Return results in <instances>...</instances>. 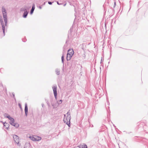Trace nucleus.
<instances>
[{
	"instance_id": "obj_1",
	"label": "nucleus",
	"mask_w": 148,
	"mask_h": 148,
	"mask_svg": "<svg viewBox=\"0 0 148 148\" xmlns=\"http://www.w3.org/2000/svg\"><path fill=\"white\" fill-rule=\"evenodd\" d=\"M74 53V52L72 49H69L68 50L66 57L67 60H70L71 59Z\"/></svg>"
},
{
	"instance_id": "obj_2",
	"label": "nucleus",
	"mask_w": 148,
	"mask_h": 148,
	"mask_svg": "<svg viewBox=\"0 0 148 148\" xmlns=\"http://www.w3.org/2000/svg\"><path fill=\"white\" fill-rule=\"evenodd\" d=\"M67 117L66 115H65V116L64 119V121L65 123H66V124L69 126V125L70 124V121L71 119V116L70 114H68V113H67Z\"/></svg>"
},
{
	"instance_id": "obj_3",
	"label": "nucleus",
	"mask_w": 148,
	"mask_h": 148,
	"mask_svg": "<svg viewBox=\"0 0 148 148\" xmlns=\"http://www.w3.org/2000/svg\"><path fill=\"white\" fill-rule=\"evenodd\" d=\"M2 11L3 15V17L4 18L5 25L6 26L7 25V20L6 16V11L5 9L4 8H3L2 9Z\"/></svg>"
},
{
	"instance_id": "obj_4",
	"label": "nucleus",
	"mask_w": 148,
	"mask_h": 148,
	"mask_svg": "<svg viewBox=\"0 0 148 148\" xmlns=\"http://www.w3.org/2000/svg\"><path fill=\"white\" fill-rule=\"evenodd\" d=\"M29 138L32 140L38 141L41 139V138L37 136H30Z\"/></svg>"
},
{
	"instance_id": "obj_5",
	"label": "nucleus",
	"mask_w": 148,
	"mask_h": 148,
	"mask_svg": "<svg viewBox=\"0 0 148 148\" xmlns=\"http://www.w3.org/2000/svg\"><path fill=\"white\" fill-rule=\"evenodd\" d=\"M10 123L12 125H13L15 127H18L19 125L17 123H15L14 121V119L12 118H10Z\"/></svg>"
},
{
	"instance_id": "obj_6",
	"label": "nucleus",
	"mask_w": 148,
	"mask_h": 148,
	"mask_svg": "<svg viewBox=\"0 0 148 148\" xmlns=\"http://www.w3.org/2000/svg\"><path fill=\"white\" fill-rule=\"evenodd\" d=\"M13 138L15 142L18 144H19V139L17 136L16 135H13Z\"/></svg>"
},
{
	"instance_id": "obj_7",
	"label": "nucleus",
	"mask_w": 148,
	"mask_h": 148,
	"mask_svg": "<svg viewBox=\"0 0 148 148\" xmlns=\"http://www.w3.org/2000/svg\"><path fill=\"white\" fill-rule=\"evenodd\" d=\"M53 91L55 97L56 98L57 97V86H54L53 87Z\"/></svg>"
},
{
	"instance_id": "obj_8",
	"label": "nucleus",
	"mask_w": 148,
	"mask_h": 148,
	"mask_svg": "<svg viewBox=\"0 0 148 148\" xmlns=\"http://www.w3.org/2000/svg\"><path fill=\"white\" fill-rule=\"evenodd\" d=\"M0 21H1V24L2 25L3 32V33H4L5 32V26L4 25L3 22V20L1 19V18H0Z\"/></svg>"
},
{
	"instance_id": "obj_9",
	"label": "nucleus",
	"mask_w": 148,
	"mask_h": 148,
	"mask_svg": "<svg viewBox=\"0 0 148 148\" xmlns=\"http://www.w3.org/2000/svg\"><path fill=\"white\" fill-rule=\"evenodd\" d=\"M28 12L27 11V10H25L24 11V12L23 15V17L24 18H26L27 16V14H28Z\"/></svg>"
},
{
	"instance_id": "obj_10",
	"label": "nucleus",
	"mask_w": 148,
	"mask_h": 148,
	"mask_svg": "<svg viewBox=\"0 0 148 148\" xmlns=\"http://www.w3.org/2000/svg\"><path fill=\"white\" fill-rule=\"evenodd\" d=\"M25 114L26 116L27 115V114L28 112V107L27 104L25 105Z\"/></svg>"
},
{
	"instance_id": "obj_11",
	"label": "nucleus",
	"mask_w": 148,
	"mask_h": 148,
	"mask_svg": "<svg viewBox=\"0 0 148 148\" xmlns=\"http://www.w3.org/2000/svg\"><path fill=\"white\" fill-rule=\"evenodd\" d=\"M87 146L85 144H82L79 145L80 148H87Z\"/></svg>"
},
{
	"instance_id": "obj_12",
	"label": "nucleus",
	"mask_w": 148,
	"mask_h": 148,
	"mask_svg": "<svg viewBox=\"0 0 148 148\" xmlns=\"http://www.w3.org/2000/svg\"><path fill=\"white\" fill-rule=\"evenodd\" d=\"M4 125L5 129H8L9 127V124L5 122L4 123Z\"/></svg>"
},
{
	"instance_id": "obj_13",
	"label": "nucleus",
	"mask_w": 148,
	"mask_h": 148,
	"mask_svg": "<svg viewBox=\"0 0 148 148\" xmlns=\"http://www.w3.org/2000/svg\"><path fill=\"white\" fill-rule=\"evenodd\" d=\"M35 8V5L34 4H33L32 9L31 11L30 12V14H32L33 13Z\"/></svg>"
},
{
	"instance_id": "obj_14",
	"label": "nucleus",
	"mask_w": 148,
	"mask_h": 148,
	"mask_svg": "<svg viewBox=\"0 0 148 148\" xmlns=\"http://www.w3.org/2000/svg\"><path fill=\"white\" fill-rule=\"evenodd\" d=\"M62 102V100H60L58 101V104H60Z\"/></svg>"
},
{
	"instance_id": "obj_15",
	"label": "nucleus",
	"mask_w": 148,
	"mask_h": 148,
	"mask_svg": "<svg viewBox=\"0 0 148 148\" xmlns=\"http://www.w3.org/2000/svg\"><path fill=\"white\" fill-rule=\"evenodd\" d=\"M64 56L63 55L62 56V60L63 62H64Z\"/></svg>"
},
{
	"instance_id": "obj_16",
	"label": "nucleus",
	"mask_w": 148,
	"mask_h": 148,
	"mask_svg": "<svg viewBox=\"0 0 148 148\" xmlns=\"http://www.w3.org/2000/svg\"><path fill=\"white\" fill-rule=\"evenodd\" d=\"M6 117L8 118L9 120H10V118H11L12 117H10V116L9 115H8L6 116Z\"/></svg>"
},
{
	"instance_id": "obj_17",
	"label": "nucleus",
	"mask_w": 148,
	"mask_h": 148,
	"mask_svg": "<svg viewBox=\"0 0 148 148\" xmlns=\"http://www.w3.org/2000/svg\"><path fill=\"white\" fill-rule=\"evenodd\" d=\"M48 3H49V4H50V5H51V2H49H49H48Z\"/></svg>"
},
{
	"instance_id": "obj_18",
	"label": "nucleus",
	"mask_w": 148,
	"mask_h": 148,
	"mask_svg": "<svg viewBox=\"0 0 148 148\" xmlns=\"http://www.w3.org/2000/svg\"><path fill=\"white\" fill-rule=\"evenodd\" d=\"M18 105H19V107L20 108H21V104H19Z\"/></svg>"
},
{
	"instance_id": "obj_19",
	"label": "nucleus",
	"mask_w": 148,
	"mask_h": 148,
	"mask_svg": "<svg viewBox=\"0 0 148 148\" xmlns=\"http://www.w3.org/2000/svg\"><path fill=\"white\" fill-rule=\"evenodd\" d=\"M57 3L58 4H59V3L58 2H57Z\"/></svg>"
},
{
	"instance_id": "obj_20",
	"label": "nucleus",
	"mask_w": 148,
	"mask_h": 148,
	"mask_svg": "<svg viewBox=\"0 0 148 148\" xmlns=\"http://www.w3.org/2000/svg\"><path fill=\"white\" fill-rule=\"evenodd\" d=\"M114 4H115L116 3H115V2L114 3Z\"/></svg>"
}]
</instances>
